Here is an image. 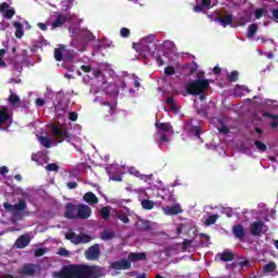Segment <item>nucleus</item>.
<instances>
[{"instance_id":"1","label":"nucleus","mask_w":278,"mask_h":278,"mask_svg":"<svg viewBox=\"0 0 278 278\" xmlns=\"http://www.w3.org/2000/svg\"><path fill=\"white\" fill-rule=\"evenodd\" d=\"M54 278H98L97 267L86 264L64 265L60 271L53 273Z\"/></svg>"},{"instance_id":"2","label":"nucleus","mask_w":278,"mask_h":278,"mask_svg":"<svg viewBox=\"0 0 278 278\" xmlns=\"http://www.w3.org/2000/svg\"><path fill=\"white\" fill-rule=\"evenodd\" d=\"M185 89L187 94H201L210 89V80L208 79H195L187 83L185 85Z\"/></svg>"},{"instance_id":"3","label":"nucleus","mask_w":278,"mask_h":278,"mask_svg":"<svg viewBox=\"0 0 278 278\" xmlns=\"http://www.w3.org/2000/svg\"><path fill=\"white\" fill-rule=\"evenodd\" d=\"M132 47L141 53H153L157 49L155 35L143 37L138 43H132Z\"/></svg>"},{"instance_id":"4","label":"nucleus","mask_w":278,"mask_h":278,"mask_svg":"<svg viewBox=\"0 0 278 278\" xmlns=\"http://www.w3.org/2000/svg\"><path fill=\"white\" fill-rule=\"evenodd\" d=\"M18 275L23 277H36L42 273V267L38 264L26 263L20 269H17Z\"/></svg>"},{"instance_id":"5","label":"nucleus","mask_w":278,"mask_h":278,"mask_svg":"<svg viewBox=\"0 0 278 278\" xmlns=\"http://www.w3.org/2000/svg\"><path fill=\"white\" fill-rule=\"evenodd\" d=\"M52 136L58 140V142H64V140H71L73 135L68 131L66 126L53 125L51 128Z\"/></svg>"},{"instance_id":"6","label":"nucleus","mask_w":278,"mask_h":278,"mask_svg":"<svg viewBox=\"0 0 278 278\" xmlns=\"http://www.w3.org/2000/svg\"><path fill=\"white\" fill-rule=\"evenodd\" d=\"M3 207L7 212H25L27 210V201H25V199H21L18 203L14 205L10 204V202H4Z\"/></svg>"},{"instance_id":"7","label":"nucleus","mask_w":278,"mask_h":278,"mask_svg":"<svg viewBox=\"0 0 278 278\" xmlns=\"http://www.w3.org/2000/svg\"><path fill=\"white\" fill-rule=\"evenodd\" d=\"M85 255L87 260L94 261L99 260L101 257V249L99 248V244H93L88 248V250L85 252Z\"/></svg>"},{"instance_id":"8","label":"nucleus","mask_w":278,"mask_h":278,"mask_svg":"<svg viewBox=\"0 0 278 278\" xmlns=\"http://www.w3.org/2000/svg\"><path fill=\"white\" fill-rule=\"evenodd\" d=\"M101 108H100V114L102 117L108 118L114 114V105H112L108 101H102L101 102Z\"/></svg>"},{"instance_id":"9","label":"nucleus","mask_w":278,"mask_h":278,"mask_svg":"<svg viewBox=\"0 0 278 278\" xmlns=\"http://www.w3.org/2000/svg\"><path fill=\"white\" fill-rule=\"evenodd\" d=\"M78 205L67 203L65 205V218L75 219L78 218Z\"/></svg>"},{"instance_id":"10","label":"nucleus","mask_w":278,"mask_h":278,"mask_svg":"<svg viewBox=\"0 0 278 278\" xmlns=\"http://www.w3.org/2000/svg\"><path fill=\"white\" fill-rule=\"evenodd\" d=\"M90 214H92V208H90V206L86 204H78V218L86 220L87 218H90Z\"/></svg>"},{"instance_id":"11","label":"nucleus","mask_w":278,"mask_h":278,"mask_svg":"<svg viewBox=\"0 0 278 278\" xmlns=\"http://www.w3.org/2000/svg\"><path fill=\"white\" fill-rule=\"evenodd\" d=\"M263 229H264V222L262 220L254 222L250 225L251 236H256V237L262 236Z\"/></svg>"},{"instance_id":"12","label":"nucleus","mask_w":278,"mask_h":278,"mask_svg":"<svg viewBox=\"0 0 278 278\" xmlns=\"http://www.w3.org/2000/svg\"><path fill=\"white\" fill-rule=\"evenodd\" d=\"M163 212L166 216H177V214H182L184 210L179 204H174L173 206L163 207Z\"/></svg>"},{"instance_id":"13","label":"nucleus","mask_w":278,"mask_h":278,"mask_svg":"<svg viewBox=\"0 0 278 278\" xmlns=\"http://www.w3.org/2000/svg\"><path fill=\"white\" fill-rule=\"evenodd\" d=\"M29 242H31V237L29 235H22L15 241L16 249H25L29 247Z\"/></svg>"},{"instance_id":"14","label":"nucleus","mask_w":278,"mask_h":278,"mask_svg":"<svg viewBox=\"0 0 278 278\" xmlns=\"http://www.w3.org/2000/svg\"><path fill=\"white\" fill-rule=\"evenodd\" d=\"M232 233L237 240H244V237L247 236V229H244V226L238 224L232 227Z\"/></svg>"},{"instance_id":"15","label":"nucleus","mask_w":278,"mask_h":278,"mask_svg":"<svg viewBox=\"0 0 278 278\" xmlns=\"http://www.w3.org/2000/svg\"><path fill=\"white\" fill-rule=\"evenodd\" d=\"M112 268H114L115 270H129V268H131V263L125 258L114 262L112 264Z\"/></svg>"},{"instance_id":"16","label":"nucleus","mask_w":278,"mask_h":278,"mask_svg":"<svg viewBox=\"0 0 278 278\" xmlns=\"http://www.w3.org/2000/svg\"><path fill=\"white\" fill-rule=\"evenodd\" d=\"M67 16L62 14V13H58L55 21L52 22V29H58V27H62V25H64L67 21Z\"/></svg>"},{"instance_id":"17","label":"nucleus","mask_w":278,"mask_h":278,"mask_svg":"<svg viewBox=\"0 0 278 278\" xmlns=\"http://www.w3.org/2000/svg\"><path fill=\"white\" fill-rule=\"evenodd\" d=\"M155 128L161 134H169V131H173V125H170V123L156 122L155 123Z\"/></svg>"},{"instance_id":"18","label":"nucleus","mask_w":278,"mask_h":278,"mask_svg":"<svg viewBox=\"0 0 278 278\" xmlns=\"http://www.w3.org/2000/svg\"><path fill=\"white\" fill-rule=\"evenodd\" d=\"M10 121V112L8 110V106H1L0 108V129L1 125H5Z\"/></svg>"},{"instance_id":"19","label":"nucleus","mask_w":278,"mask_h":278,"mask_svg":"<svg viewBox=\"0 0 278 278\" xmlns=\"http://www.w3.org/2000/svg\"><path fill=\"white\" fill-rule=\"evenodd\" d=\"M128 260H130V262H140V261H144V260H147V253H144V252H139V253L131 252V253L128 255Z\"/></svg>"},{"instance_id":"20","label":"nucleus","mask_w":278,"mask_h":278,"mask_svg":"<svg viewBox=\"0 0 278 278\" xmlns=\"http://www.w3.org/2000/svg\"><path fill=\"white\" fill-rule=\"evenodd\" d=\"M84 201H86V203H89V205H97V203H99V198H97L96 194L89 191L85 193Z\"/></svg>"},{"instance_id":"21","label":"nucleus","mask_w":278,"mask_h":278,"mask_svg":"<svg viewBox=\"0 0 278 278\" xmlns=\"http://www.w3.org/2000/svg\"><path fill=\"white\" fill-rule=\"evenodd\" d=\"M218 23H220L222 27H227V25H231L233 23V15L226 14L224 17H219Z\"/></svg>"},{"instance_id":"22","label":"nucleus","mask_w":278,"mask_h":278,"mask_svg":"<svg viewBox=\"0 0 278 278\" xmlns=\"http://www.w3.org/2000/svg\"><path fill=\"white\" fill-rule=\"evenodd\" d=\"M258 29H260V26H257V24H251L248 27L247 38H253L255 34H257Z\"/></svg>"},{"instance_id":"23","label":"nucleus","mask_w":278,"mask_h":278,"mask_svg":"<svg viewBox=\"0 0 278 278\" xmlns=\"http://www.w3.org/2000/svg\"><path fill=\"white\" fill-rule=\"evenodd\" d=\"M13 26L15 27V37L23 38V36H25V33L23 31V24H21V22H14Z\"/></svg>"},{"instance_id":"24","label":"nucleus","mask_w":278,"mask_h":278,"mask_svg":"<svg viewBox=\"0 0 278 278\" xmlns=\"http://www.w3.org/2000/svg\"><path fill=\"white\" fill-rule=\"evenodd\" d=\"M233 252L231 251H224L222 254H220V260L222 262H233Z\"/></svg>"},{"instance_id":"25","label":"nucleus","mask_w":278,"mask_h":278,"mask_svg":"<svg viewBox=\"0 0 278 278\" xmlns=\"http://www.w3.org/2000/svg\"><path fill=\"white\" fill-rule=\"evenodd\" d=\"M65 239L70 240L73 244H78L77 240L79 239V235L71 231L65 235Z\"/></svg>"},{"instance_id":"26","label":"nucleus","mask_w":278,"mask_h":278,"mask_svg":"<svg viewBox=\"0 0 278 278\" xmlns=\"http://www.w3.org/2000/svg\"><path fill=\"white\" fill-rule=\"evenodd\" d=\"M262 16H268V10H266L264 8L256 9L254 12V17L257 21H260V18H262Z\"/></svg>"},{"instance_id":"27","label":"nucleus","mask_w":278,"mask_h":278,"mask_svg":"<svg viewBox=\"0 0 278 278\" xmlns=\"http://www.w3.org/2000/svg\"><path fill=\"white\" fill-rule=\"evenodd\" d=\"M141 207L143 210H153L155 207V202L144 199L141 201Z\"/></svg>"},{"instance_id":"28","label":"nucleus","mask_w":278,"mask_h":278,"mask_svg":"<svg viewBox=\"0 0 278 278\" xmlns=\"http://www.w3.org/2000/svg\"><path fill=\"white\" fill-rule=\"evenodd\" d=\"M64 47L62 48H58L54 50V60H56V62H62V60H64Z\"/></svg>"},{"instance_id":"29","label":"nucleus","mask_w":278,"mask_h":278,"mask_svg":"<svg viewBox=\"0 0 278 278\" xmlns=\"http://www.w3.org/2000/svg\"><path fill=\"white\" fill-rule=\"evenodd\" d=\"M195 112L202 118H207V106L201 105V108L195 106Z\"/></svg>"},{"instance_id":"30","label":"nucleus","mask_w":278,"mask_h":278,"mask_svg":"<svg viewBox=\"0 0 278 278\" xmlns=\"http://www.w3.org/2000/svg\"><path fill=\"white\" fill-rule=\"evenodd\" d=\"M10 105H18L21 103V98L16 93H11L8 99Z\"/></svg>"},{"instance_id":"31","label":"nucleus","mask_w":278,"mask_h":278,"mask_svg":"<svg viewBox=\"0 0 278 278\" xmlns=\"http://www.w3.org/2000/svg\"><path fill=\"white\" fill-rule=\"evenodd\" d=\"M39 142L45 149H51V139H49V137H39Z\"/></svg>"},{"instance_id":"32","label":"nucleus","mask_w":278,"mask_h":278,"mask_svg":"<svg viewBox=\"0 0 278 278\" xmlns=\"http://www.w3.org/2000/svg\"><path fill=\"white\" fill-rule=\"evenodd\" d=\"M110 207L108 206H103L101 210H100V216L102 218V220H108L110 218Z\"/></svg>"},{"instance_id":"33","label":"nucleus","mask_w":278,"mask_h":278,"mask_svg":"<svg viewBox=\"0 0 278 278\" xmlns=\"http://www.w3.org/2000/svg\"><path fill=\"white\" fill-rule=\"evenodd\" d=\"M254 146L256 147L257 151H260L261 153H264V151L268 150V147L266 146V143L260 140L254 141Z\"/></svg>"},{"instance_id":"34","label":"nucleus","mask_w":278,"mask_h":278,"mask_svg":"<svg viewBox=\"0 0 278 278\" xmlns=\"http://www.w3.org/2000/svg\"><path fill=\"white\" fill-rule=\"evenodd\" d=\"M91 238L88 235H78V240L76 242H78V244H88Z\"/></svg>"},{"instance_id":"35","label":"nucleus","mask_w":278,"mask_h":278,"mask_svg":"<svg viewBox=\"0 0 278 278\" xmlns=\"http://www.w3.org/2000/svg\"><path fill=\"white\" fill-rule=\"evenodd\" d=\"M277 270V264L275 262H270L264 266L265 273H275Z\"/></svg>"},{"instance_id":"36","label":"nucleus","mask_w":278,"mask_h":278,"mask_svg":"<svg viewBox=\"0 0 278 278\" xmlns=\"http://www.w3.org/2000/svg\"><path fill=\"white\" fill-rule=\"evenodd\" d=\"M114 237H115L114 232L110 230H104L101 235V239L105 241L113 240Z\"/></svg>"},{"instance_id":"37","label":"nucleus","mask_w":278,"mask_h":278,"mask_svg":"<svg viewBox=\"0 0 278 278\" xmlns=\"http://www.w3.org/2000/svg\"><path fill=\"white\" fill-rule=\"evenodd\" d=\"M141 231H151V222L150 220H142L140 226Z\"/></svg>"},{"instance_id":"38","label":"nucleus","mask_w":278,"mask_h":278,"mask_svg":"<svg viewBox=\"0 0 278 278\" xmlns=\"http://www.w3.org/2000/svg\"><path fill=\"white\" fill-rule=\"evenodd\" d=\"M216 220H218V215H210L204 222V225L206 226L214 225Z\"/></svg>"},{"instance_id":"39","label":"nucleus","mask_w":278,"mask_h":278,"mask_svg":"<svg viewBox=\"0 0 278 278\" xmlns=\"http://www.w3.org/2000/svg\"><path fill=\"white\" fill-rule=\"evenodd\" d=\"M46 170L50 173H58V170H60V166H58L55 163H50L46 166Z\"/></svg>"},{"instance_id":"40","label":"nucleus","mask_w":278,"mask_h":278,"mask_svg":"<svg viewBox=\"0 0 278 278\" xmlns=\"http://www.w3.org/2000/svg\"><path fill=\"white\" fill-rule=\"evenodd\" d=\"M14 14H16V11H14V9H7L4 11V18H12L14 16Z\"/></svg>"},{"instance_id":"41","label":"nucleus","mask_w":278,"mask_h":278,"mask_svg":"<svg viewBox=\"0 0 278 278\" xmlns=\"http://www.w3.org/2000/svg\"><path fill=\"white\" fill-rule=\"evenodd\" d=\"M46 253H47V250L45 248L36 249L34 252L35 257H42V255H45Z\"/></svg>"},{"instance_id":"42","label":"nucleus","mask_w":278,"mask_h":278,"mask_svg":"<svg viewBox=\"0 0 278 278\" xmlns=\"http://www.w3.org/2000/svg\"><path fill=\"white\" fill-rule=\"evenodd\" d=\"M58 255H61V257H68V255H71V252H68L66 248H60Z\"/></svg>"},{"instance_id":"43","label":"nucleus","mask_w":278,"mask_h":278,"mask_svg":"<svg viewBox=\"0 0 278 278\" xmlns=\"http://www.w3.org/2000/svg\"><path fill=\"white\" fill-rule=\"evenodd\" d=\"M130 34H131V30H129V28H127V27H123L121 29L122 38H129Z\"/></svg>"},{"instance_id":"44","label":"nucleus","mask_w":278,"mask_h":278,"mask_svg":"<svg viewBox=\"0 0 278 278\" xmlns=\"http://www.w3.org/2000/svg\"><path fill=\"white\" fill-rule=\"evenodd\" d=\"M117 218H118V220H121L122 223H125V224L129 223V217H128L127 214H125V213L118 214V215H117Z\"/></svg>"},{"instance_id":"45","label":"nucleus","mask_w":278,"mask_h":278,"mask_svg":"<svg viewBox=\"0 0 278 278\" xmlns=\"http://www.w3.org/2000/svg\"><path fill=\"white\" fill-rule=\"evenodd\" d=\"M165 75H167L168 77H170V75H175L176 71L175 67L173 66H167L164 70Z\"/></svg>"},{"instance_id":"46","label":"nucleus","mask_w":278,"mask_h":278,"mask_svg":"<svg viewBox=\"0 0 278 278\" xmlns=\"http://www.w3.org/2000/svg\"><path fill=\"white\" fill-rule=\"evenodd\" d=\"M269 12L271 13L273 21H275V23H278V9H269Z\"/></svg>"},{"instance_id":"47","label":"nucleus","mask_w":278,"mask_h":278,"mask_svg":"<svg viewBox=\"0 0 278 278\" xmlns=\"http://www.w3.org/2000/svg\"><path fill=\"white\" fill-rule=\"evenodd\" d=\"M199 70V65L197 62H192L191 66L189 67V75H194V72Z\"/></svg>"},{"instance_id":"48","label":"nucleus","mask_w":278,"mask_h":278,"mask_svg":"<svg viewBox=\"0 0 278 278\" xmlns=\"http://www.w3.org/2000/svg\"><path fill=\"white\" fill-rule=\"evenodd\" d=\"M238 71H233V72H231L230 74H229V76H228V80L229 81H236L237 79H238Z\"/></svg>"},{"instance_id":"49","label":"nucleus","mask_w":278,"mask_h":278,"mask_svg":"<svg viewBox=\"0 0 278 278\" xmlns=\"http://www.w3.org/2000/svg\"><path fill=\"white\" fill-rule=\"evenodd\" d=\"M166 103H167V105H170L172 110H175V98L174 97H167Z\"/></svg>"},{"instance_id":"50","label":"nucleus","mask_w":278,"mask_h":278,"mask_svg":"<svg viewBox=\"0 0 278 278\" xmlns=\"http://www.w3.org/2000/svg\"><path fill=\"white\" fill-rule=\"evenodd\" d=\"M35 103H36L37 108H42V106H45L46 101L42 98H37L35 100Z\"/></svg>"},{"instance_id":"51","label":"nucleus","mask_w":278,"mask_h":278,"mask_svg":"<svg viewBox=\"0 0 278 278\" xmlns=\"http://www.w3.org/2000/svg\"><path fill=\"white\" fill-rule=\"evenodd\" d=\"M68 118H70L73 123H75V121H77V118H78V115H77L76 112H70V113H68Z\"/></svg>"},{"instance_id":"52","label":"nucleus","mask_w":278,"mask_h":278,"mask_svg":"<svg viewBox=\"0 0 278 278\" xmlns=\"http://www.w3.org/2000/svg\"><path fill=\"white\" fill-rule=\"evenodd\" d=\"M265 118H273V121H278V115L273 113H264Z\"/></svg>"},{"instance_id":"53","label":"nucleus","mask_w":278,"mask_h":278,"mask_svg":"<svg viewBox=\"0 0 278 278\" xmlns=\"http://www.w3.org/2000/svg\"><path fill=\"white\" fill-rule=\"evenodd\" d=\"M202 5L203 8H207V10H210V8H212V0H202Z\"/></svg>"},{"instance_id":"54","label":"nucleus","mask_w":278,"mask_h":278,"mask_svg":"<svg viewBox=\"0 0 278 278\" xmlns=\"http://www.w3.org/2000/svg\"><path fill=\"white\" fill-rule=\"evenodd\" d=\"M80 70H81L84 73H90V71H92V66H90V65H81V66H80Z\"/></svg>"},{"instance_id":"55","label":"nucleus","mask_w":278,"mask_h":278,"mask_svg":"<svg viewBox=\"0 0 278 278\" xmlns=\"http://www.w3.org/2000/svg\"><path fill=\"white\" fill-rule=\"evenodd\" d=\"M66 186H67V188H68L70 190H75V188H77V182H75V181H70V182L66 184Z\"/></svg>"},{"instance_id":"56","label":"nucleus","mask_w":278,"mask_h":278,"mask_svg":"<svg viewBox=\"0 0 278 278\" xmlns=\"http://www.w3.org/2000/svg\"><path fill=\"white\" fill-rule=\"evenodd\" d=\"M192 244V240L185 239L182 242V248L188 249Z\"/></svg>"},{"instance_id":"57","label":"nucleus","mask_w":278,"mask_h":278,"mask_svg":"<svg viewBox=\"0 0 278 278\" xmlns=\"http://www.w3.org/2000/svg\"><path fill=\"white\" fill-rule=\"evenodd\" d=\"M8 173H10V169H8V166L0 167V175H8Z\"/></svg>"},{"instance_id":"58","label":"nucleus","mask_w":278,"mask_h":278,"mask_svg":"<svg viewBox=\"0 0 278 278\" xmlns=\"http://www.w3.org/2000/svg\"><path fill=\"white\" fill-rule=\"evenodd\" d=\"M8 8H10V4H8L7 2H3L2 4H0V12H5V10H8Z\"/></svg>"},{"instance_id":"59","label":"nucleus","mask_w":278,"mask_h":278,"mask_svg":"<svg viewBox=\"0 0 278 278\" xmlns=\"http://www.w3.org/2000/svg\"><path fill=\"white\" fill-rule=\"evenodd\" d=\"M64 58H65V60L67 61V62H73V53H71V52H67V53H65L64 54Z\"/></svg>"},{"instance_id":"60","label":"nucleus","mask_w":278,"mask_h":278,"mask_svg":"<svg viewBox=\"0 0 278 278\" xmlns=\"http://www.w3.org/2000/svg\"><path fill=\"white\" fill-rule=\"evenodd\" d=\"M37 27H39V29H41V31H47V24H45V23H38Z\"/></svg>"},{"instance_id":"61","label":"nucleus","mask_w":278,"mask_h":278,"mask_svg":"<svg viewBox=\"0 0 278 278\" xmlns=\"http://www.w3.org/2000/svg\"><path fill=\"white\" fill-rule=\"evenodd\" d=\"M193 12H197V13L203 12V7L200 5V4L195 5V7L193 8Z\"/></svg>"},{"instance_id":"62","label":"nucleus","mask_w":278,"mask_h":278,"mask_svg":"<svg viewBox=\"0 0 278 278\" xmlns=\"http://www.w3.org/2000/svg\"><path fill=\"white\" fill-rule=\"evenodd\" d=\"M160 140H161V142H168V137L164 134H161Z\"/></svg>"},{"instance_id":"63","label":"nucleus","mask_w":278,"mask_h":278,"mask_svg":"<svg viewBox=\"0 0 278 278\" xmlns=\"http://www.w3.org/2000/svg\"><path fill=\"white\" fill-rule=\"evenodd\" d=\"M198 78L197 79H205V72H198Z\"/></svg>"},{"instance_id":"64","label":"nucleus","mask_w":278,"mask_h":278,"mask_svg":"<svg viewBox=\"0 0 278 278\" xmlns=\"http://www.w3.org/2000/svg\"><path fill=\"white\" fill-rule=\"evenodd\" d=\"M269 126H270L273 129H276V127L278 126V119H274V122L269 123Z\"/></svg>"}]
</instances>
